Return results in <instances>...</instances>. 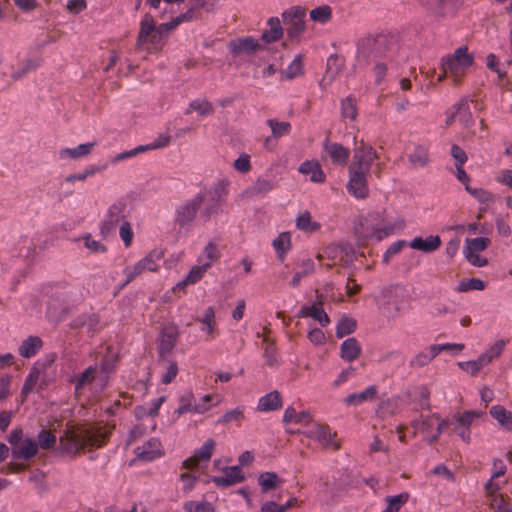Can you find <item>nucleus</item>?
Listing matches in <instances>:
<instances>
[{"label":"nucleus","instance_id":"nucleus-1","mask_svg":"<svg viewBox=\"0 0 512 512\" xmlns=\"http://www.w3.org/2000/svg\"><path fill=\"white\" fill-rule=\"evenodd\" d=\"M378 158L376 150L363 140L356 141L352 161L348 166L346 189L356 199L369 196L368 177L372 163Z\"/></svg>","mask_w":512,"mask_h":512},{"label":"nucleus","instance_id":"nucleus-2","mask_svg":"<svg viewBox=\"0 0 512 512\" xmlns=\"http://www.w3.org/2000/svg\"><path fill=\"white\" fill-rule=\"evenodd\" d=\"M111 431L112 427L107 425L69 426L59 438V449L62 453L76 455L86 447H102Z\"/></svg>","mask_w":512,"mask_h":512},{"label":"nucleus","instance_id":"nucleus-3","mask_svg":"<svg viewBox=\"0 0 512 512\" xmlns=\"http://www.w3.org/2000/svg\"><path fill=\"white\" fill-rule=\"evenodd\" d=\"M224 193V186L218 184L214 188V192L205 191L197 194L194 198L180 205L176 211L175 221L180 226H185L193 222L201 205L210 196L213 203L209 204L201 213V217L207 221L214 214H217L220 206V198Z\"/></svg>","mask_w":512,"mask_h":512},{"label":"nucleus","instance_id":"nucleus-4","mask_svg":"<svg viewBox=\"0 0 512 512\" xmlns=\"http://www.w3.org/2000/svg\"><path fill=\"white\" fill-rule=\"evenodd\" d=\"M398 48V41L392 35L368 36L359 42L357 57L359 61H367L370 58L375 60L379 57L391 58L397 53Z\"/></svg>","mask_w":512,"mask_h":512},{"label":"nucleus","instance_id":"nucleus-5","mask_svg":"<svg viewBox=\"0 0 512 512\" xmlns=\"http://www.w3.org/2000/svg\"><path fill=\"white\" fill-rule=\"evenodd\" d=\"M474 63V55L468 52L465 46L457 48L453 54L446 55L441 59V69L449 73L453 84L458 86L462 83L468 69Z\"/></svg>","mask_w":512,"mask_h":512},{"label":"nucleus","instance_id":"nucleus-6","mask_svg":"<svg viewBox=\"0 0 512 512\" xmlns=\"http://www.w3.org/2000/svg\"><path fill=\"white\" fill-rule=\"evenodd\" d=\"M418 2L428 14L438 19L455 15L465 4V0H418Z\"/></svg>","mask_w":512,"mask_h":512},{"label":"nucleus","instance_id":"nucleus-7","mask_svg":"<svg viewBox=\"0 0 512 512\" xmlns=\"http://www.w3.org/2000/svg\"><path fill=\"white\" fill-rule=\"evenodd\" d=\"M305 16L306 10L300 6L291 7L282 14L287 37L290 40L298 41L301 34L305 31Z\"/></svg>","mask_w":512,"mask_h":512},{"label":"nucleus","instance_id":"nucleus-8","mask_svg":"<svg viewBox=\"0 0 512 512\" xmlns=\"http://www.w3.org/2000/svg\"><path fill=\"white\" fill-rule=\"evenodd\" d=\"M163 254L159 251H152L146 257L138 261L133 266H128L124 269L126 275V281L123 286L133 281L137 276L141 275L145 271L155 272L158 270V262L162 259Z\"/></svg>","mask_w":512,"mask_h":512},{"label":"nucleus","instance_id":"nucleus-9","mask_svg":"<svg viewBox=\"0 0 512 512\" xmlns=\"http://www.w3.org/2000/svg\"><path fill=\"white\" fill-rule=\"evenodd\" d=\"M308 438L317 441L323 448L337 451L340 449V443L335 440L336 432H332L326 424H315L306 432Z\"/></svg>","mask_w":512,"mask_h":512},{"label":"nucleus","instance_id":"nucleus-10","mask_svg":"<svg viewBox=\"0 0 512 512\" xmlns=\"http://www.w3.org/2000/svg\"><path fill=\"white\" fill-rule=\"evenodd\" d=\"M405 222L402 219H398L394 222L391 221H383L381 224H378L375 227L371 228V231L363 232L360 234V238L362 240H367L369 238H375L377 241H381L383 238L392 234L395 230H400L404 228Z\"/></svg>","mask_w":512,"mask_h":512},{"label":"nucleus","instance_id":"nucleus-11","mask_svg":"<svg viewBox=\"0 0 512 512\" xmlns=\"http://www.w3.org/2000/svg\"><path fill=\"white\" fill-rule=\"evenodd\" d=\"M215 447V440L212 438L207 439L192 456L183 462V467L186 469H194L198 467L202 462L207 463L211 459L215 451Z\"/></svg>","mask_w":512,"mask_h":512},{"label":"nucleus","instance_id":"nucleus-12","mask_svg":"<svg viewBox=\"0 0 512 512\" xmlns=\"http://www.w3.org/2000/svg\"><path fill=\"white\" fill-rule=\"evenodd\" d=\"M228 49L233 56H240L255 53L261 49V45L256 38L247 36L230 40Z\"/></svg>","mask_w":512,"mask_h":512},{"label":"nucleus","instance_id":"nucleus-13","mask_svg":"<svg viewBox=\"0 0 512 512\" xmlns=\"http://www.w3.org/2000/svg\"><path fill=\"white\" fill-rule=\"evenodd\" d=\"M297 317H299V318L311 317L314 320L318 321L322 327H326L330 323V318L323 309V301L321 299V296H318L317 301L314 302L312 305L302 306L297 314Z\"/></svg>","mask_w":512,"mask_h":512},{"label":"nucleus","instance_id":"nucleus-14","mask_svg":"<svg viewBox=\"0 0 512 512\" xmlns=\"http://www.w3.org/2000/svg\"><path fill=\"white\" fill-rule=\"evenodd\" d=\"M137 457L143 461H152L163 454L161 442L151 438L135 450Z\"/></svg>","mask_w":512,"mask_h":512},{"label":"nucleus","instance_id":"nucleus-15","mask_svg":"<svg viewBox=\"0 0 512 512\" xmlns=\"http://www.w3.org/2000/svg\"><path fill=\"white\" fill-rule=\"evenodd\" d=\"M223 472V476L213 478V483L218 487L226 488L244 481V474L239 466L226 467Z\"/></svg>","mask_w":512,"mask_h":512},{"label":"nucleus","instance_id":"nucleus-16","mask_svg":"<svg viewBox=\"0 0 512 512\" xmlns=\"http://www.w3.org/2000/svg\"><path fill=\"white\" fill-rule=\"evenodd\" d=\"M156 26L153 17L150 14H145L140 22V29L137 36L136 48L142 49L148 43L149 37L156 31Z\"/></svg>","mask_w":512,"mask_h":512},{"label":"nucleus","instance_id":"nucleus-17","mask_svg":"<svg viewBox=\"0 0 512 512\" xmlns=\"http://www.w3.org/2000/svg\"><path fill=\"white\" fill-rule=\"evenodd\" d=\"M324 149L334 164L340 166H345L347 164L350 153L343 145L326 141Z\"/></svg>","mask_w":512,"mask_h":512},{"label":"nucleus","instance_id":"nucleus-18","mask_svg":"<svg viewBox=\"0 0 512 512\" xmlns=\"http://www.w3.org/2000/svg\"><path fill=\"white\" fill-rule=\"evenodd\" d=\"M299 172L308 175L314 183H324L326 175L318 161H305L299 166Z\"/></svg>","mask_w":512,"mask_h":512},{"label":"nucleus","instance_id":"nucleus-19","mask_svg":"<svg viewBox=\"0 0 512 512\" xmlns=\"http://www.w3.org/2000/svg\"><path fill=\"white\" fill-rule=\"evenodd\" d=\"M205 407L203 405H197L192 392H187L181 396L179 401V407L175 410V413L180 416L185 413L203 414L205 413Z\"/></svg>","mask_w":512,"mask_h":512},{"label":"nucleus","instance_id":"nucleus-20","mask_svg":"<svg viewBox=\"0 0 512 512\" xmlns=\"http://www.w3.org/2000/svg\"><path fill=\"white\" fill-rule=\"evenodd\" d=\"M38 452V444L31 438L24 439L15 448H12V455L16 459L28 460L34 457Z\"/></svg>","mask_w":512,"mask_h":512},{"label":"nucleus","instance_id":"nucleus-21","mask_svg":"<svg viewBox=\"0 0 512 512\" xmlns=\"http://www.w3.org/2000/svg\"><path fill=\"white\" fill-rule=\"evenodd\" d=\"M281 394L274 390L264 396H262L257 404V410L260 412L275 411L282 407Z\"/></svg>","mask_w":512,"mask_h":512},{"label":"nucleus","instance_id":"nucleus-22","mask_svg":"<svg viewBox=\"0 0 512 512\" xmlns=\"http://www.w3.org/2000/svg\"><path fill=\"white\" fill-rule=\"evenodd\" d=\"M441 246V239L438 235H430L423 239L422 237H415L410 242V247L415 250H420L426 253L433 252Z\"/></svg>","mask_w":512,"mask_h":512},{"label":"nucleus","instance_id":"nucleus-23","mask_svg":"<svg viewBox=\"0 0 512 512\" xmlns=\"http://www.w3.org/2000/svg\"><path fill=\"white\" fill-rule=\"evenodd\" d=\"M361 346L358 340L354 337L346 339L340 346V357L347 361L352 362L356 360L361 354Z\"/></svg>","mask_w":512,"mask_h":512},{"label":"nucleus","instance_id":"nucleus-24","mask_svg":"<svg viewBox=\"0 0 512 512\" xmlns=\"http://www.w3.org/2000/svg\"><path fill=\"white\" fill-rule=\"evenodd\" d=\"M96 142H88L78 145L74 148H64L59 151V157L61 159L71 158V159H79L82 157H86L91 154L93 148L96 146Z\"/></svg>","mask_w":512,"mask_h":512},{"label":"nucleus","instance_id":"nucleus-25","mask_svg":"<svg viewBox=\"0 0 512 512\" xmlns=\"http://www.w3.org/2000/svg\"><path fill=\"white\" fill-rule=\"evenodd\" d=\"M345 251V248L340 245L331 244L328 245L323 253H319L317 255L318 260H322L323 258H327L332 261V263H327L326 268L330 269L332 268L336 263L341 262L343 260V253Z\"/></svg>","mask_w":512,"mask_h":512},{"label":"nucleus","instance_id":"nucleus-26","mask_svg":"<svg viewBox=\"0 0 512 512\" xmlns=\"http://www.w3.org/2000/svg\"><path fill=\"white\" fill-rule=\"evenodd\" d=\"M269 30L262 33L261 39L266 43H273L278 41L283 36V28L280 20L277 17H271L267 22Z\"/></svg>","mask_w":512,"mask_h":512},{"label":"nucleus","instance_id":"nucleus-27","mask_svg":"<svg viewBox=\"0 0 512 512\" xmlns=\"http://www.w3.org/2000/svg\"><path fill=\"white\" fill-rule=\"evenodd\" d=\"M491 416L498 422L501 428L512 430V413L501 405L492 406L490 409Z\"/></svg>","mask_w":512,"mask_h":512},{"label":"nucleus","instance_id":"nucleus-28","mask_svg":"<svg viewBox=\"0 0 512 512\" xmlns=\"http://www.w3.org/2000/svg\"><path fill=\"white\" fill-rule=\"evenodd\" d=\"M209 269V263H201L200 265H195L191 268L188 275L184 280L179 282L175 289H182L187 285L195 284L202 279L205 272Z\"/></svg>","mask_w":512,"mask_h":512},{"label":"nucleus","instance_id":"nucleus-29","mask_svg":"<svg viewBox=\"0 0 512 512\" xmlns=\"http://www.w3.org/2000/svg\"><path fill=\"white\" fill-rule=\"evenodd\" d=\"M437 348L430 345L426 351L418 352L409 362L411 368H422L427 366L438 354Z\"/></svg>","mask_w":512,"mask_h":512},{"label":"nucleus","instance_id":"nucleus-30","mask_svg":"<svg viewBox=\"0 0 512 512\" xmlns=\"http://www.w3.org/2000/svg\"><path fill=\"white\" fill-rule=\"evenodd\" d=\"M124 220L123 207L113 205L108 212V219L103 223L102 232H109L115 228L117 224H121Z\"/></svg>","mask_w":512,"mask_h":512},{"label":"nucleus","instance_id":"nucleus-31","mask_svg":"<svg viewBox=\"0 0 512 512\" xmlns=\"http://www.w3.org/2000/svg\"><path fill=\"white\" fill-rule=\"evenodd\" d=\"M377 395V389L375 386H369L360 393H353L345 398V403L348 405H359L366 401L373 400Z\"/></svg>","mask_w":512,"mask_h":512},{"label":"nucleus","instance_id":"nucleus-32","mask_svg":"<svg viewBox=\"0 0 512 512\" xmlns=\"http://www.w3.org/2000/svg\"><path fill=\"white\" fill-rule=\"evenodd\" d=\"M42 340L37 336H30L23 341L19 347V354L22 357L30 358L34 356L37 351L42 347Z\"/></svg>","mask_w":512,"mask_h":512},{"label":"nucleus","instance_id":"nucleus-33","mask_svg":"<svg viewBox=\"0 0 512 512\" xmlns=\"http://www.w3.org/2000/svg\"><path fill=\"white\" fill-rule=\"evenodd\" d=\"M505 345V340H497L492 346H490L485 352H483L479 356V358L481 359L484 366H487L493 360L499 358L504 350Z\"/></svg>","mask_w":512,"mask_h":512},{"label":"nucleus","instance_id":"nucleus-34","mask_svg":"<svg viewBox=\"0 0 512 512\" xmlns=\"http://www.w3.org/2000/svg\"><path fill=\"white\" fill-rule=\"evenodd\" d=\"M274 188L271 180L258 178L253 185L246 189L245 194L248 196L266 195Z\"/></svg>","mask_w":512,"mask_h":512},{"label":"nucleus","instance_id":"nucleus-35","mask_svg":"<svg viewBox=\"0 0 512 512\" xmlns=\"http://www.w3.org/2000/svg\"><path fill=\"white\" fill-rule=\"evenodd\" d=\"M177 329L174 326L165 327L161 333L160 349L169 352L173 349L177 339Z\"/></svg>","mask_w":512,"mask_h":512},{"label":"nucleus","instance_id":"nucleus-36","mask_svg":"<svg viewBox=\"0 0 512 512\" xmlns=\"http://www.w3.org/2000/svg\"><path fill=\"white\" fill-rule=\"evenodd\" d=\"M258 483L263 493L276 489L281 483L280 478L275 472H264L258 477Z\"/></svg>","mask_w":512,"mask_h":512},{"label":"nucleus","instance_id":"nucleus-37","mask_svg":"<svg viewBox=\"0 0 512 512\" xmlns=\"http://www.w3.org/2000/svg\"><path fill=\"white\" fill-rule=\"evenodd\" d=\"M300 270L295 272L290 284L292 287H297L302 278L310 275L313 273L314 271V262L310 259V258H307V259H304L302 260L299 264H298Z\"/></svg>","mask_w":512,"mask_h":512},{"label":"nucleus","instance_id":"nucleus-38","mask_svg":"<svg viewBox=\"0 0 512 512\" xmlns=\"http://www.w3.org/2000/svg\"><path fill=\"white\" fill-rule=\"evenodd\" d=\"M97 374L96 366H89L83 373H81L75 380V392L80 394L82 389L91 384Z\"/></svg>","mask_w":512,"mask_h":512},{"label":"nucleus","instance_id":"nucleus-39","mask_svg":"<svg viewBox=\"0 0 512 512\" xmlns=\"http://www.w3.org/2000/svg\"><path fill=\"white\" fill-rule=\"evenodd\" d=\"M198 321L203 325L202 331L207 333L209 336L214 337L216 332V318L213 307H208L205 310L203 317L199 318Z\"/></svg>","mask_w":512,"mask_h":512},{"label":"nucleus","instance_id":"nucleus-40","mask_svg":"<svg viewBox=\"0 0 512 512\" xmlns=\"http://www.w3.org/2000/svg\"><path fill=\"white\" fill-rule=\"evenodd\" d=\"M489 505L493 512H512V504L510 498L506 495L499 494L489 498Z\"/></svg>","mask_w":512,"mask_h":512},{"label":"nucleus","instance_id":"nucleus-41","mask_svg":"<svg viewBox=\"0 0 512 512\" xmlns=\"http://www.w3.org/2000/svg\"><path fill=\"white\" fill-rule=\"evenodd\" d=\"M214 111L212 104L205 99L192 101L186 109V114L197 112L201 116H208Z\"/></svg>","mask_w":512,"mask_h":512},{"label":"nucleus","instance_id":"nucleus-42","mask_svg":"<svg viewBox=\"0 0 512 512\" xmlns=\"http://www.w3.org/2000/svg\"><path fill=\"white\" fill-rule=\"evenodd\" d=\"M303 74V57L297 55L285 71H282V79L292 80Z\"/></svg>","mask_w":512,"mask_h":512},{"label":"nucleus","instance_id":"nucleus-43","mask_svg":"<svg viewBox=\"0 0 512 512\" xmlns=\"http://www.w3.org/2000/svg\"><path fill=\"white\" fill-rule=\"evenodd\" d=\"M456 119L464 126L469 127L472 122V114L469 109L468 102L466 100L460 101L455 106Z\"/></svg>","mask_w":512,"mask_h":512},{"label":"nucleus","instance_id":"nucleus-44","mask_svg":"<svg viewBox=\"0 0 512 512\" xmlns=\"http://www.w3.org/2000/svg\"><path fill=\"white\" fill-rule=\"evenodd\" d=\"M436 422H438V416L436 414L422 417L419 420L412 421L411 425L415 428L416 432L426 433L428 434L431 429L435 426Z\"/></svg>","mask_w":512,"mask_h":512},{"label":"nucleus","instance_id":"nucleus-45","mask_svg":"<svg viewBox=\"0 0 512 512\" xmlns=\"http://www.w3.org/2000/svg\"><path fill=\"white\" fill-rule=\"evenodd\" d=\"M429 161L428 150L423 146H418L409 155V162L413 167H424Z\"/></svg>","mask_w":512,"mask_h":512},{"label":"nucleus","instance_id":"nucleus-46","mask_svg":"<svg viewBox=\"0 0 512 512\" xmlns=\"http://www.w3.org/2000/svg\"><path fill=\"white\" fill-rule=\"evenodd\" d=\"M244 411L245 409L243 406H238L235 409L229 410L218 419V423L223 425L228 424L230 422L239 423L245 417Z\"/></svg>","mask_w":512,"mask_h":512},{"label":"nucleus","instance_id":"nucleus-47","mask_svg":"<svg viewBox=\"0 0 512 512\" xmlns=\"http://www.w3.org/2000/svg\"><path fill=\"white\" fill-rule=\"evenodd\" d=\"M171 30L166 23L160 24L156 31L149 37L148 43H150L155 49H159L163 45V39Z\"/></svg>","mask_w":512,"mask_h":512},{"label":"nucleus","instance_id":"nucleus-48","mask_svg":"<svg viewBox=\"0 0 512 512\" xmlns=\"http://www.w3.org/2000/svg\"><path fill=\"white\" fill-rule=\"evenodd\" d=\"M296 226L298 229L307 232H314L320 228L319 223L312 221L309 212H304L297 218Z\"/></svg>","mask_w":512,"mask_h":512},{"label":"nucleus","instance_id":"nucleus-49","mask_svg":"<svg viewBox=\"0 0 512 512\" xmlns=\"http://www.w3.org/2000/svg\"><path fill=\"white\" fill-rule=\"evenodd\" d=\"M341 114L343 118H349L354 121L357 118L358 111L356 100L352 97H347L341 102Z\"/></svg>","mask_w":512,"mask_h":512},{"label":"nucleus","instance_id":"nucleus-50","mask_svg":"<svg viewBox=\"0 0 512 512\" xmlns=\"http://www.w3.org/2000/svg\"><path fill=\"white\" fill-rule=\"evenodd\" d=\"M356 329V320L349 317L342 318L336 327V336L342 338L353 333Z\"/></svg>","mask_w":512,"mask_h":512},{"label":"nucleus","instance_id":"nucleus-51","mask_svg":"<svg viewBox=\"0 0 512 512\" xmlns=\"http://www.w3.org/2000/svg\"><path fill=\"white\" fill-rule=\"evenodd\" d=\"M332 17V9L328 5L319 6L310 11V18L319 23H327Z\"/></svg>","mask_w":512,"mask_h":512},{"label":"nucleus","instance_id":"nucleus-52","mask_svg":"<svg viewBox=\"0 0 512 512\" xmlns=\"http://www.w3.org/2000/svg\"><path fill=\"white\" fill-rule=\"evenodd\" d=\"M290 246V235L288 233H281L273 241V247L278 253L280 260H284V255L290 249Z\"/></svg>","mask_w":512,"mask_h":512},{"label":"nucleus","instance_id":"nucleus-53","mask_svg":"<svg viewBox=\"0 0 512 512\" xmlns=\"http://www.w3.org/2000/svg\"><path fill=\"white\" fill-rule=\"evenodd\" d=\"M409 495L407 493H401L399 495L387 497L388 503L384 512H398L401 507L408 501Z\"/></svg>","mask_w":512,"mask_h":512},{"label":"nucleus","instance_id":"nucleus-54","mask_svg":"<svg viewBox=\"0 0 512 512\" xmlns=\"http://www.w3.org/2000/svg\"><path fill=\"white\" fill-rule=\"evenodd\" d=\"M220 257V252L216 244L213 242L208 243L203 251V256L200 258V263H209V268L212 263L217 261Z\"/></svg>","mask_w":512,"mask_h":512},{"label":"nucleus","instance_id":"nucleus-55","mask_svg":"<svg viewBox=\"0 0 512 512\" xmlns=\"http://www.w3.org/2000/svg\"><path fill=\"white\" fill-rule=\"evenodd\" d=\"M485 288L484 282L477 278L463 279L456 287L458 292H467L470 290H483Z\"/></svg>","mask_w":512,"mask_h":512},{"label":"nucleus","instance_id":"nucleus-56","mask_svg":"<svg viewBox=\"0 0 512 512\" xmlns=\"http://www.w3.org/2000/svg\"><path fill=\"white\" fill-rule=\"evenodd\" d=\"M490 244V239L486 237H478L466 240L465 250L479 253L484 251Z\"/></svg>","mask_w":512,"mask_h":512},{"label":"nucleus","instance_id":"nucleus-57","mask_svg":"<svg viewBox=\"0 0 512 512\" xmlns=\"http://www.w3.org/2000/svg\"><path fill=\"white\" fill-rule=\"evenodd\" d=\"M184 508L187 512H215V507L206 501H188Z\"/></svg>","mask_w":512,"mask_h":512},{"label":"nucleus","instance_id":"nucleus-58","mask_svg":"<svg viewBox=\"0 0 512 512\" xmlns=\"http://www.w3.org/2000/svg\"><path fill=\"white\" fill-rule=\"evenodd\" d=\"M38 446L42 449H50L56 444V436L50 431L43 429L40 431L37 437Z\"/></svg>","mask_w":512,"mask_h":512},{"label":"nucleus","instance_id":"nucleus-59","mask_svg":"<svg viewBox=\"0 0 512 512\" xmlns=\"http://www.w3.org/2000/svg\"><path fill=\"white\" fill-rule=\"evenodd\" d=\"M458 366L461 370L465 371L471 376H476L480 370L485 367L479 357L476 360L459 362Z\"/></svg>","mask_w":512,"mask_h":512},{"label":"nucleus","instance_id":"nucleus-60","mask_svg":"<svg viewBox=\"0 0 512 512\" xmlns=\"http://www.w3.org/2000/svg\"><path fill=\"white\" fill-rule=\"evenodd\" d=\"M267 124L272 130V134L274 137H281L290 132L291 125L289 122H278L274 119H269Z\"/></svg>","mask_w":512,"mask_h":512},{"label":"nucleus","instance_id":"nucleus-61","mask_svg":"<svg viewBox=\"0 0 512 512\" xmlns=\"http://www.w3.org/2000/svg\"><path fill=\"white\" fill-rule=\"evenodd\" d=\"M466 191L481 203L493 201V194L483 188H471L469 185H466Z\"/></svg>","mask_w":512,"mask_h":512},{"label":"nucleus","instance_id":"nucleus-62","mask_svg":"<svg viewBox=\"0 0 512 512\" xmlns=\"http://www.w3.org/2000/svg\"><path fill=\"white\" fill-rule=\"evenodd\" d=\"M38 379H39V371L36 369L31 370V372L28 374V376L24 382V385H23V388L21 391V395L24 398L27 397V395L35 388V386L38 382Z\"/></svg>","mask_w":512,"mask_h":512},{"label":"nucleus","instance_id":"nucleus-63","mask_svg":"<svg viewBox=\"0 0 512 512\" xmlns=\"http://www.w3.org/2000/svg\"><path fill=\"white\" fill-rule=\"evenodd\" d=\"M484 415L481 411H465L457 420L460 426L468 427L478 418Z\"/></svg>","mask_w":512,"mask_h":512},{"label":"nucleus","instance_id":"nucleus-64","mask_svg":"<svg viewBox=\"0 0 512 512\" xmlns=\"http://www.w3.org/2000/svg\"><path fill=\"white\" fill-rule=\"evenodd\" d=\"M234 168L242 173H247L251 169L250 157L247 154L240 155L234 162Z\"/></svg>","mask_w":512,"mask_h":512}]
</instances>
